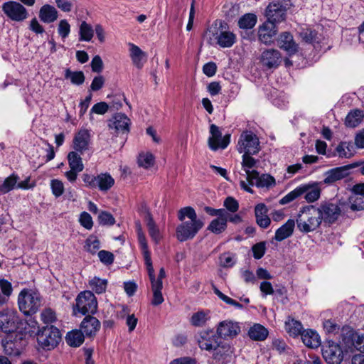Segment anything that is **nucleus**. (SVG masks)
<instances>
[{"label":"nucleus","mask_w":364,"mask_h":364,"mask_svg":"<svg viewBox=\"0 0 364 364\" xmlns=\"http://www.w3.org/2000/svg\"><path fill=\"white\" fill-rule=\"evenodd\" d=\"M36 328V320H0V329L8 334L2 344L5 354L18 356L25 346V341L33 336Z\"/></svg>","instance_id":"obj_1"},{"label":"nucleus","mask_w":364,"mask_h":364,"mask_svg":"<svg viewBox=\"0 0 364 364\" xmlns=\"http://www.w3.org/2000/svg\"><path fill=\"white\" fill-rule=\"evenodd\" d=\"M178 218L182 222L176 230V238L180 242L193 239L204 226V223L197 218L195 210L191 206L181 208Z\"/></svg>","instance_id":"obj_2"},{"label":"nucleus","mask_w":364,"mask_h":364,"mask_svg":"<svg viewBox=\"0 0 364 364\" xmlns=\"http://www.w3.org/2000/svg\"><path fill=\"white\" fill-rule=\"evenodd\" d=\"M298 229L304 233L316 230L322 221L317 208L313 205L303 207L296 220Z\"/></svg>","instance_id":"obj_3"},{"label":"nucleus","mask_w":364,"mask_h":364,"mask_svg":"<svg viewBox=\"0 0 364 364\" xmlns=\"http://www.w3.org/2000/svg\"><path fill=\"white\" fill-rule=\"evenodd\" d=\"M18 305L19 310L26 316H32L43 306V299L38 292L23 289L18 296Z\"/></svg>","instance_id":"obj_4"},{"label":"nucleus","mask_w":364,"mask_h":364,"mask_svg":"<svg viewBox=\"0 0 364 364\" xmlns=\"http://www.w3.org/2000/svg\"><path fill=\"white\" fill-rule=\"evenodd\" d=\"M37 336L38 345L45 350H51L55 348L61 341L60 330L53 325L47 324L41 328L37 324L36 333L33 336Z\"/></svg>","instance_id":"obj_5"},{"label":"nucleus","mask_w":364,"mask_h":364,"mask_svg":"<svg viewBox=\"0 0 364 364\" xmlns=\"http://www.w3.org/2000/svg\"><path fill=\"white\" fill-rule=\"evenodd\" d=\"M75 306L73 312L75 316L77 313L85 316V318H95L92 316L97 310V301L95 294L91 291L80 292L77 296Z\"/></svg>","instance_id":"obj_6"},{"label":"nucleus","mask_w":364,"mask_h":364,"mask_svg":"<svg viewBox=\"0 0 364 364\" xmlns=\"http://www.w3.org/2000/svg\"><path fill=\"white\" fill-rule=\"evenodd\" d=\"M342 341L345 347L353 352L357 350L364 353V334H359L350 327H343Z\"/></svg>","instance_id":"obj_7"},{"label":"nucleus","mask_w":364,"mask_h":364,"mask_svg":"<svg viewBox=\"0 0 364 364\" xmlns=\"http://www.w3.org/2000/svg\"><path fill=\"white\" fill-rule=\"evenodd\" d=\"M237 146L240 153L257 154L260 150L258 137L250 131H246L241 134Z\"/></svg>","instance_id":"obj_8"},{"label":"nucleus","mask_w":364,"mask_h":364,"mask_svg":"<svg viewBox=\"0 0 364 364\" xmlns=\"http://www.w3.org/2000/svg\"><path fill=\"white\" fill-rule=\"evenodd\" d=\"M208 42L214 43L221 48H230L235 43L236 36L228 31H219L217 28L208 30Z\"/></svg>","instance_id":"obj_9"},{"label":"nucleus","mask_w":364,"mask_h":364,"mask_svg":"<svg viewBox=\"0 0 364 364\" xmlns=\"http://www.w3.org/2000/svg\"><path fill=\"white\" fill-rule=\"evenodd\" d=\"M196 341L201 350L211 351L219 346L221 340L217 332L208 328L200 331L196 336Z\"/></svg>","instance_id":"obj_10"},{"label":"nucleus","mask_w":364,"mask_h":364,"mask_svg":"<svg viewBox=\"0 0 364 364\" xmlns=\"http://www.w3.org/2000/svg\"><path fill=\"white\" fill-rule=\"evenodd\" d=\"M317 210L319 212L321 221L328 225L334 223L338 219L341 213L339 205L330 202L321 203L317 207Z\"/></svg>","instance_id":"obj_11"},{"label":"nucleus","mask_w":364,"mask_h":364,"mask_svg":"<svg viewBox=\"0 0 364 364\" xmlns=\"http://www.w3.org/2000/svg\"><path fill=\"white\" fill-rule=\"evenodd\" d=\"M2 10L9 18L15 21H22L28 16L26 9L16 1H9L4 3Z\"/></svg>","instance_id":"obj_12"},{"label":"nucleus","mask_w":364,"mask_h":364,"mask_svg":"<svg viewBox=\"0 0 364 364\" xmlns=\"http://www.w3.org/2000/svg\"><path fill=\"white\" fill-rule=\"evenodd\" d=\"M210 136L208 138V146L213 151L218 149H225L230 141V135L225 134L223 137L219 127L215 124H211L210 127Z\"/></svg>","instance_id":"obj_13"},{"label":"nucleus","mask_w":364,"mask_h":364,"mask_svg":"<svg viewBox=\"0 0 364 364\" xmlns=\"http://www.w3.org/2000/svg\"><path fill=\"white\" fill-rule=\"evenodd\" d=\"M361 162H355L346 166L336 167L328 170L325 173L324 183L331 184L337 181L341 180L350 174V170L360 166Z\"/></svg>","instance_id":"obj_14"},{"label":"nucleus","mask_w":364,"mask_h":364,"mask_svg":"<svg viewBox=\"0 0 364 364\" xmlns=\"http://www.w3.org/2000/svg\"><path fill=\"white\" fill-rule=\"evenodd\" d=\"M130 119L126 114L117 113L108 121V127L111 133L118 135L129 132Z\"/></svg>","instance_id":"obj_15"},{"label":"nucleus","mask_w":364,"mask_h":364,"mask_svg":"<svg viewBox=\"0 0 364 364\" xmlns=\"http://www.w3.org/2000/svg\"><path fill=\"white\" fill-rule=\"evenodd\" d=\"M324 359L328 364H340L343 359V353L341 346L333 341H328L322 349Z\"/></svg>","instance_id":"obj_16"},{"label":"nucleus","mask_w":364,"mask_h":364,"mask_svg":"<svg viewBox=\"0 0 364 364\" xmlns=\"http://www.w3.org/2000/svg\"><path fill=\"white\" fill-rule=\"evenodd\" d=\"M216 332L220 339L232 338L240 332V327L232 320H223L219 323Z\"/></svg>","instance_id":"obj_17"},{"label":"nucleus","mask_w":364,"mask_h":364,"mask_svg":"<svg viewBox=\"0 0 364 364\" xmlns=\"http://www.w3.org/2000/svg\"><path fill=\"white\" fill-rule=\"evenodd\" d=\"M286 8L279 2H272L266 9L267 21H271L274 24L282 22L286 18Z\"/></svg>","instance_id":"obj_18"},{"label":"nucleus","mask_w":364,"mask_h":364,"mask_svg":"<svg viewBox=\"0 0 364 364\" xmlns=\"http://www.w3.org/2000/svg\"><path fill=\"white\" fill-rule=\"evenodd\" d=\"M281 53L277 49H266L260 56V62L267 68H277L281 63Z\"/></svg>","instance_id":"obj_19"},{"label":"nucleus","mask_w":364,"mask_h":364,"mask_svg":"<svg viewBox=\"0 0 364 364\" xmlns=\"http://www.w3.org/2000/svg\"><path fill=\"white\" fill-rule=\"evenodd\" d=\"M90 140V134L88 130H80L73 139L74 151H77L80 154H82L85 151L89 149Z\"/></svg>","instance_id":"obj_20"},{"label":"nucleus","mask_w":364,"mask_h":364,"mask_svg":"<svg viewBox=\"0 0 364 364\" xmlns=\"http://www.w3.org/2000/svg\"><path fill=\"white\" fill-rule=\"evenodd\" d=\"M277 32V28L276 24L272 23L271 21H266L259 28V40L264 44H269L272 42V38Z\"/></svg>","instance_id":"obj_21"},{"label":"nucleus","mask_w":364,"mask_h":364,"mask_svg":"<svg viewBox=\"0 0 364 364\" xmlns=\"http://www.w3.org/2000/svg\"><path fill=\"white\" fill-rule=\"evenodd\" d=\"M277 44L280 48L286 50L289 55L295 53L298 50V46L289 32L281 33L277 40Z\"/></svg>","instance_id":"obj_22"},{"label":"nucleus","mask_w":364,"mask_h":364,"mask_svg":"<svg viewBox=\"0 0 364 364\" xmlns=\"http://www.w3.org/2000/svg\"><path fill=\"white\" fill-rule=\"evenodd\" d=\"M268 208L264 203H259L255 207V216L257 224L262 228H267L271 223V219L267 215Z\"/></svg>","instance_id":"obj_23"},{"label":"nucleus","mask_w":364,"mask_h":364,"mask_svg":"<svg viewBox=\"0 0 364 364\" xmlns=\"http://www.w3.org/2000/svg\"><path fill=\"white\" fill-rule=\"evenodd\" d=\"M295 228V221L293 219H289L284 225L279 228L274 237V240L277 242H282L284 240L291 237Z\"/></svg>","instance_id":"obj_24"},{"label":"nucleus","mask_w":364,"mask_h":364,"mask_svg":"<svg viewBox=\"0 0 364 364\" xmlns=\"http://www.w3.org/2000/svg\"><path fill=\"white\" fill-rule=\"evenodd\" d=\"M247 180L250 186L255 185L258 188H269L276 184L275 179L273 176L267 173L259 175V172L256 177H252Z\"/></svg>","instance_id":"obj_25"},{"label":"nucleus","mask_w":364,"mask_h":364,"mask_svg":"<svg viewBox=\"0 0 364 364\" xmlns=\"http://www.w3.org/2000/svg\"><path fill=\"white\" fill-rule=\"evenodd\" d=\"M252 154L243 153L242 166L243 170L247 174V179H250L252 177H256L258 175V171L256 170H250L252 168L256 167V164L258 161L252 156Z\"/></svg>","instance_id":"obj_26"},{"label":"nucleus","mask_w":364,"mask_h":364,"mask_svg":"<svg viewBox=\"0 0 364 364\" xmlns=\"http://www.w3.org/2000/svg\"><path fill=\"white\" fill-rule=\"evenodd\" d=\"M302 189H305L304 198L308 203L316 201L321 196V188L316 183L301 185Z\"/></svg>","instance_id":"obj_27"},{"label":"nucleus","mask_w":364,"mask_h":364,"mask_svg":"<svg viewBox=\"0 0 364 364\" xmlns=\"http://www.w3.org/2000/svg\"><path fill=\"white\" fill-rule=\"evenodd\" d=\"M304 344L311 348H316L321 345V338L316 331L311 329L305 330L301 334Z\"/></svg>","instance_id":"obj_28"},{"label":"nucleus","mask_w":364,"mask_h":364,"mask_svg":"<svg viewBox=\"0 0 364 364\" xmlns=\"http://www.w3.org/2000/svg\"><path fill=\"white\" fill-rule=\"evenodd\" d=\"M39 18L44 23H53L58 18V11L53 6L43 5L39 11Z\"/></svg>","instance_id":"obj_29"},{"label":"nucleus","mask_w":364,"mask_h":364,"mask_svg":"<svg viewBox=\"0 0 364 364\" xmlns=\"http://www.w3.org/2000/svg\"><path fill=\"white\" fill-rule=\"evenodd\" d=\"M85 341L84 333L81 329L72 330L67 333L65 341L67 344L73 348L80 346Z\"/></svg>","instance_id":"obj_30"},{"label":"nucleus","mask_w":364,"mask_h":364,"mask_svg":"<svg viewBox=\"0 0 364 364\" xmlns=\"http://www.w3.org/2000/svg\"><path fill=\"white\" fill-rule=\"evenodd\" d=\"M96 188L107 192L114 185V179L108 173H101L97 176Z\"/></svg>","instance_id":"obj_31"},{"label":"nucleus","mask_w":364,"mask_h":364,"mask_svg":"<svg viewBox=\"0 0 364 364\" xmlns=\"http://www.w3.org/2000/svg\"><path fill=\"white\" fill-rule=\"evenodd\" d=\"M287 333L293 338H296L305 331L302 323L299 320H287L284 323Z\"/></svg>","instance_id":"obj_32"},{"label":"nucleus","mask_w":364,"mask_h":364,"mask_svg":"<svg viewBox=\"0 0 364 364\" xmlns=\"http://www.w3.org/2000/svg\"><path fill=\"white\" fill-rule=\"evenodd\" d=\"M269 334L268 330L259 323L254 324L248 331V336L253 341H264Z\"/></svg>","instance_id":"obj_33"},{"label":"nucleus","mask_w":364,"mask_h":364,"mask_svg":"<svg viewBox=\"0 0 364 364\" xmlns=\"http://www.w3.org/2000/svg\"><path fill=\"white\" fill-rule=\"evenodd\" d=\"M364 117L363 112L359 109L351 110L346 116L345 124L348 127L354 128L358 127Z\"/></svg>","instance_id":"obj_34"},{"label":"nucleus","mask_w":364,"mask_h":364,"mask_svg":"<svg viewBox=\"0 0 364 364\" xmlns=\"http://www.w3.org/2000/svg\"><path fill=\"white\" fill-rule=\"evenodd\" d=\"M100 328V320H82L80 323L81 331L87 336L95 335Z\"/></svg>","instance_id":"obj_35"},{"label":"nucleus","mask_w":364,"mask_h":364,"mask_svg":"<svg viewBox=\"0 0 364 364\" xmlns=\"http://www.w3.org/2000/svg\"><path fill=\"white\" fill-rule=\"evenodd\" d=\"M336 151L341 158L349 159L354 155V146L351 141H341L336 148Z\"/></svg>","instance_id":"obj_36"},{"label":"nucleus","mask_w":364,"mask_h":364,"mask_svg":"<svg viewBox=\"0 0 364 364\" xmlns=\"http://www.w3.org/2000/svg\"><path fill=\"white\" fill-rule=\"evenodd\" d=\"M130 46V57L133 63L138 68H141L143 66L142 60L145 58V53L137 46L129 43Z\"/></svg>","instance_id":"obj_37"},{"label":"nucleus","mask_w":364,"mask_h":364,"mask_svg":"<svg viewBox=\"0 0 364 364\" xmlns=\"http://www.w3.org/2000/svg\"><path fill=\"white\" fill-rule=\"evenodd\" d=\"M69 166L73 171H82L84 168L80 154L77 151H70L68 155Z\"/></svg>","instance_id":"obj_38"},{"label":"nucleus","mask_w":364,"mask_h":364,"mask_svg":"<svg viewBox=\"0 0 364 364\" xmlns=\"http://www.w3.org/2000/svg\"><path fill=\"white\" fill-rule=\"evenodd\" d=\"M18 179V176L14 173L6 178L3 182L0 181V192L7 193L13 189L16 188V183Z\"/></svg>","instance_id":"obj_39"},{"label":"nucleus","mask_w":364,"mask_h":364,"mask_svg":"<svg viewBox=\"0 0 364 364\" xmlns=\"http://www.w3.org/2000/svg\"><path fill=\"white\" fill-rule=\"evenodd\" d=\"M94 36V29L92 26L83 21L79 27V41L89 42Z\"/></svg>","instance_id":"obj_40"},{"label":"nucleus","mask_w":364,"mask_h":364,"mask_svg":"<svg viewBox=\"0 0 364 364\" xmlns=\"http://www.w3.org/2000/svg\"><path fill=\"white\" fill-rule=\"evenodd\" d=\"M227 228L225 216H220L213 220L208 227V230L215 234H220Z\"/></svg>","instance_id":"obj_41"},{"label":"nucleus","mask_w":364,"mask_h":364,"mask_svg":"<svg viewBox=\"0 0 364 364\" xmlns=\"http://www.w3.org/2000/svg\"><path fill=\"white\" fill-rule=\"evenodd\" d=\"M65 78L69 79L72 84L76 85H82L85 79L82 71H72L69 68L65 70Z\"/></svg>","instance_id":"obj_42"},{"label":"nucleus","mask_w":364,"mask_h":364,"mask_svg":"<svg viewBox=\"0 0 364 364\" xmlns=\"http://www.w3.org/2000/svg\"><path fill=\"white\" fill-rule=\"evenodd\" d=\"M257 23V16L253 14H246L238 21V26L242 29H251Z\"/></svg>","instance_id":"obj_43"},{"label":"nucleus","mask_w":364,"mask_h":364,"mask_svg":"<svg viewBox=\"0 0 364 364\" xmlns=\"http://www.w3.org/2000/svg\"><path fill=\"white\" fill-rule=\"evenodd\" d=\"M146 225L150 237L156 243H158L161 240V234L151 215H148Z\"/></svg>","instance_id":"obj_44"},{"label":"nucleus","mask_w":364,"mask_h":364,"mask_svg":"<svg viewBox=\"0 0 364 364\" xmlns=\"http://www.w3.org/2000/svg\"><path fill=\"white\" fill-rule=\"evenodd\" d=\"M343 327L337 323L336 320H324L323 322V330L326 333L331 335H336L340 331L342 332Z\"/></svg>","instance_id":"obj_45"},{"label":"nucleus","mask_w":364,"mask_h":364,"mask_svg":"<svg viewBox=\"0 0 364 364\" xmlns=\"http://www.w3.org/2000/svg\"><path fill=\"white\" fill-rule=\"evenodd\" d=\"M107 281L106 279H102L96 277L89 282L90 287L97 294H102L105 292L107 288Z\"/></svg>","instance_id":"obj_46"},{"label":"nucleus","mask_w":364,"mask_h":364,"mask_svg":"<svg viewBox=\"0 0 364 364\" xmlns=\"http://www.w3.org/2000/svg\"><path fill=\"white\" fill-rule=\"evenodd\" d=\"M305 189H302L301 186H298L289 193H287L285 196H284L280 200L279 203L282 205L287 204L294 200L296 199L299 196L304 195Z\"/></svg>","instance_id":"obj_47"},{"label":"nucleus","mask_w":364,"mask_h":364,"mask_svg":"<svg viewBox=\"0 0 364 364\" xmlns=\"http://www.w3.org/2000/svg\"><path fill=\"white\" fill-rule=\"evenodd\" d=\"M229 350L230 346L223 343V342L220 341L219 342V346L215 348V349H213L211 350L213 352V358L215 360H220L228 355Z\"/></svg>","instance_id":"obj_48"},{"label":"nucleus","mask_w":364,"mask_h":364,"mask_svg":"<svg viewBox=\"0 0 364 364\" xmlns=\"http://www.w3.org/2000/svg\"><path fill=\"white\" fill-rule=\"evenodd\" d=\"M139 166L148 168L154 164V157L151 153L140 154L138 158Z\"/></svg>","instance_id":"obj_49"},{"label":"nucleus","mask_w":364,"mask_h":364,"mask_svg":"<svg viewBox=\"0 0 364 364\" xmlns=\"http://www.w3.org/2000/svg\"><path fill=\"white\" fill-rule=\"evenodd\" d=\"M100 243L99 240L95 236L89 237L85 242V250L94 255L100 249Z\"/></svg>","instance_id":"obj_50"},{"label":"nucleus","mask_w":364,"mask_h":364,"mask_svg":"<svg viewBox=\"0 0 364 364\" xmlns=\"http://www.w3.org/2000/svg\"><path fill=\"white\" fill-rule=\"evenodd\" d=\"M99 223L102 225L111 226L115 223V219L113 215L107 211H102L98 215Z\"/></svg>","instance_id":"obj_51"},{"label":"nucleus","mask_w":364,"mask_h":364,"mask_svg":"<svg viewBox=\"0 0 364 364\" xmlns=\"http://www.w3.org/2000/svg\"><path fill=\"white\" fill-rule=\"evenodd\" d=\"M252 251L255 259H261L264 255L266 252V242H259L256 243L252 247Z\"/></svg>","instance_id":"obj_52"},{"label":"nucleus","mask_w":364,"mask_h":364,"mask_svg":"<svg viewBox=\"0 0 364 364\" xmlns=\"http://www.w3.org/2000/svg\"><path fill=\"white\" fill-rule=\"evenodd\" d=\"M50 188L53 194L58 198L61 196L64 193V186L61 181L58 179H53L50 181Z\"/></svg>","instance_id":"obj_53"},{"label":"nucleus","mask_w":364,"mask_h":364,"mask_svg":"<svg viewBox=\"0 0 364 364\" xmlns=\"http://www.w3.org/2000/svg\"><path fill=\"white\" fill-rule=\"evenodd\" d=\"M223 205L225 207L224 209L227 210V211L229 213H235L239 209V203L237 200L231 196L225 198Z\"/></svg>","instance_id":"obj_54"},{"label":"nucleus","mask_w":364,"mask_h":364,"mask_svg":"<svg viewBox=\"0 0 364 364\" xmlns=\"http://www.w3.org/2000/svg\"><path fill=\"white\" fill-rule=\"evenodd\" d=\"M136 231L139 243L142 250L143 254H145L146 252H149L148 250V245L146 242V237L142 232L141 225L139 223L136 224Z\"/></svg>","instance_id":"obj_55"},{"label":"nucleus","mask_w":364,"mask_h":364,"mask_svg":"<svg viewBox=\"0 0 364 364\" xmlns=\"http://www.w3.org/2000/svg\"><path fill=\"white\" fill-rule=\"evenodd\" d=\"M98 257L101 262L106 265L112 264L114 259V255L111 252L107 250L99 251Z\"/></svg>","instance_id":"obj_56"},{"label":"nucleus","mask_w":364,"mask_h":364,"mask_svg":"<svg viewBox=\"0 0 364 364\" xmlns=\"http://www.w3.org/2000/svg\"><path fill=\"white\" fill-rule=\"evenodd\" d=\"M109 109V105L105 102H100L95 104L90 109V115L92 113L97 114H104Z\"/></svg>","instance_id":"obj_57"},{"label":"nucleus","mask_w":364,"mask_h":364,"mask_svg":"<svg viewBox=\"0 0 364 364\" xmlns=\"http://www.w3.org/2000/svg\"><path fill=\"white\" fill-rule=\"evenodd\" d=\"M80 223L82 226L87 230L92 229L93 226L92 218L91 215L87 212H83L81 213L80 217Z\"/></svg>","instance_id":"obj_58"},{"label":"nucleus","mask_w":364,"mask_h":364,"mask_svg":"<svg viewBox=\"0 0 364 364\" xmlns=\"http://www.w3.org/2000/svg\"><path fill=\"white\" fill-rule=\"evenodd\" d=\"M58 33L63 38H65L70 32V26L66 20H61L58 25Z\"/></svg>","instance_id":"obj_59"},{"label":"nucleus","mask_w":364,"mask_h":364,"mask_svg":"<svg viewBox=\"0 0 364 364\" xmlns=\"http://www.w3.org/2000/svg\"><path fill=\"white\" fill-rule=\"evenodd\" d=\"M82 179L85 183V186L89 188H96L97 176H94L89 173H83L82 175Z\"/></svg>","instance_id":"obj_60"},{"label":"nucleus","mask_w":364,"mask_h":364,"mask_svg":"<svg viewBox=\"0 0 364 364\" xmlns=\"http://www.w3.org/2000/svg\"><path fill=\"white\" fill-rule=\"evenodd\" d=\"M217 71V65L214 62L205 63L203 67V73L208 77H213Z\"/></svg>","instance_id":"obj_61"},{"label":"nucleus","mask_w":364,"mask_h":364,"mask_svg":"<svg viewBox=\"0 0 364 364\" xmlns=\"http://www.w3.org/2000/svg\"><path fill=\"white\" fill-rule=\"evenodd\" d=\"M222 87L219 82H211L207 85V91L211 96H215L221 92Z\"/></svg>","instance_id":"obj_62"},{"label":"nucleus","mask_w":364,"mask_h":364,"mask_svg":"<svg viewBox=\"0 0 364 364\" xmlns=\"http://www.w3.org/2000/svg\"><path fill=\"white\" fill-rule=\"evenodd\" d=\"M92 70L95 73H100L103 69V62L100 55H95L91 61Z\"/></svg>","instance_id":"obj_63"},{"label":"nucleus","mask_w":364,"mask_h":364,"mask_svg":"<svg viewBox=\"0 0 364 364\" xmlns=\"http://www.w3.org/2000/svg\"><path fill=\"white\" fill-rule=\"evenodd\" d=\"M350 209L352 210H364V197L355 196L353 202L350 205Z\"/></svg>","instance_id":"obj_64"}]
</instances>
